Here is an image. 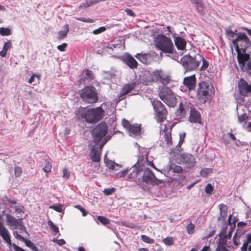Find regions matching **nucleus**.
Here are the masks:
<instances>
[{
	"label": "nucleus",
	"instance_id": "1",
	"mask_svg": "<svg viewBox=\"0 0 251 251\" xmlns=\"http://www.w3.org/2000/svg\"><path fill=\"white\" fill-rule=\"evenodd\" d=\"M75 114L78 120H84L89 124H95L102 119L104 111L101 106L92 108L80 106L76 110Z\"/></svg>",
	"mask_w": 251,
	"mask_h": 251
},
{
	"label": "nucleus",
	"instance_id": "2",
	"mask_svg": "<svg viewBox=\"0 0 251 251\" xmlns=\"http://www.w3.org/2000/svg\"><path fill=\"white\" fill-rule=\"evenodd\" d=\"M213 89V85L209 81L202 80L200 81L196 95L198 100L201 103H205L209 100L210 93Z\"/></svg>",
	"mask_w": 251,
	"mask_h": 251
},
{
	"label": "nucleus",
	"instance_id": "3",
	"mask_svg": "<svg viewBox=\"0 0 251 251\" xmlns=\"http://www.w3.org/2000/svg\"><path fill=\"white\" fill-rule=\"evenodd\" d=\"M154 42L156 48L159 50L165 53H173L174 44L170 38L163 34H159L154 39Z\"/></svg>",
	"mask_w": 251,
	"mask_h": 251
},
{
	"label": "nucleus",
	"instance_id": "4",
	"mask_svg": "<svg viewBox=\"0 0 251 251\" xmlns=\"http://www.w3.org/2000/svg\"><path fill=\"white\" fill-rule=\"evenodd\" d=\"M82 100L86 103L93 104L98 101V92L93 86H86L79 93Z\"/></svg>",
	"mask_w": 251,
	"mask_h": 251
},
{
	"label": "nucleus",
	"instance_id": "5",
	"mask_svg": "<svg viewBox=\"0 0 251 251\" xmlns=\"http://www.w3.org/2000/svg\"><path fill=\"white\" fill-rule=\"evenodd\" d=\"M159 97L162 101L170 107H173L176 104V98L175 93L169 87H162L159 92Z\"/></svg>",
	"mask_w": 251,
	"mask_h": 251
},
{
	"label": "nucleus",
	"instance_id": "6",
	"mask_svg": "<svg viewBox=\"0 0 251 251\" xmlns=\"http://www.w3.org/2000/svg\"><path fill=\"white\" fill-rule=\"evenodd\" d=\"M198 54L194 57L187 54L183 56L180 59V63L185 69V72L193 71L199 67Z\"/></svg>",
	"mask_w": 251,
	"mask_h": 251
},
{
	"label": "nucleus",
	"instance_id": "7",
	"mask_svg": "<svg viewBox=\"0 0 251 251\" xmlns=\"http://www.w3.org/2000/svg\"><path fill=\"white\" fill-rule=\"evenodd\" d=\"M155 112V119L157 123L163 122L167 118L168 111L164 105L158 100L151 101Z\"/></svg>",
	"mask_w": 251,
	"mask_h": 251
},
{
	"label": "nucleus",
	"instance_id": "8",
	"mask_svg": "<svg viewBox=\"0 0 251 251\" xmlns=\"http://www.w3.org/2000/svg\"><path fill=\"white\" fill-rule=\"evenodd\" d=\"M236 51L242 50L243 52H246L247 49L250 45V41L249 38L244 33L239 32L237 34L235 39L232 41Z\"/></svg>",
	"mask_w": 251,
	"mask_h": 251
},
{
	"label": "nucleus",
	"instance_id": "9",
	"mask_svg": "<svg viewBox=\"0 0 251 251\" xmlns=\"http://www.w3.org/2000/svg\"><path fill=\"white\" fill-rule=\"evenodd\" d=\"M5 216L7 225L10 226L11 229L13 230L18 229L20 230V233H22L25 232L28 235L26 228L25 226L23 221V219H16L9 214H6Z\"/></svg>",
	"mask_w": 251,
	"mask_h": 251
},
{
	"label": "nucleus",
	"instance_id": "10",
	"mask_svg": "<svg viewBox=\"0 0 251 251\" xmlns=\"http://www.w3.org/2000/svg\"><path fill=\"white\" fill-rule=\"evenodd\" d=\"M107 126L104 122L98 124L92 131L94 142L98 144L107 134Z\"/></svg>",
	"mask_w": 251,
	"mask_h": 251
},
{
	"label": "nucleus",
	"instance_id": "11",
	"mask_svg": "<svg viewBox=\"0 0 251 251\" xmlns=\"http://www.w3.org/2000/svg\"><path fill=\"white\" fill-rule=\"evenodd\" d=\"M142 180L146 183L152 185H158L163 182L162 180L157 179L153 172L148 168L144 170Z\"/></svg>",
	"mask_w": 251,
	"mask_h": 251
},
{
	"label": "nucleus",
	"instance_id": "12",
	"mask_svg": "<svg viewBox=\"0 0 251 251\" xmlns=\"http://www.w3.org/2000/svg\"><path fill=\"white\" fill-rule=\"evenodd\" d=\"M238 92L243 97L251 96V83L249 84L243 78H240L238 82Z\"/></svg>",
	"mask_w": 251,
	"mask_h": 251
},
{
	"label": "nucleus",
	"instance_id": "13",
	"mask_svg": "<svg viewBox=\"0 0 251 251\" xmlns=\"http://www.w3.org/2000/svg\"><path fill=\"white\" fill-rule=\"evenodd\" d=\"M177 159L180 162L185 164L188 167H193L196 163L195 157L189 153H180L177 154Z\"/></svg>",
	"mask_w": 251,
	"mask_h": 251
},
{
	"label": "nucleus",
	"instance_id": "14",
	"mask_svg": "<svg viewBox=\"0 0 251 251\" xmlns=\"http://www.w3.org/2000/svg\"><path fill=\"white\" fill-rule=\"evenodd\" d=\"M160 73V70H155L151 73H145L143 76V83L148 85L153 82L158 81Z\"/></svg>",
	"mask_w": 251,
	"mask_h": 251
},
{
	"label": "nucleus",
	"instance_id": "15",
	"mask_svg": "<svg viewBox=\"0 0 251 251\" xmlns=\"http://www.w3.org/2000/svg\"><path fill=\"white\" fill-rule=\"evenodd\" d=\"M136 84L137 83L136 82H132L125 84L121 89L120 94L117 97V101L119 102L120 101L125 99L126 98V95L133 90L135 89Z\"/></svg>",
	"mask_w": 251,
	"mask_h": 251
},
{
	"label": "nucleus",
	"instance_id": "16",
	"mask_svg": "<svg viewBox=\"0 0 251 251\" xmlns=\"http://www.w3.org/2000/svg\"><path fill=\"white\" fill-rule=\"evenodd\" d=\"M193 107V104L190 102H181L179 105L178 109L177 110V115L181 118L184 117L187 111L191 110Z\"/></svg>",
	"mask_w": 251,
	"mask_h": 251
},
{
	"label": "nucleus",
	"instance_id": "17",
	"mask_svg": "<svg viewBox=\"0 0 251 251\" xmlns=\"http://www.w3.org/2000/svg\"><path fill=\"white\" fill-rule=\"evenodd\" d=\"M197 79L195 75L185 77L183 80V84L188 88L189 91L193 90L196 86Z\"/></svg>",
	"mask_w": 251,
	"mask_h": 251
},
{
	"label": "nucleus",
	"instance_id": "18",
	"mask_svg": "<svg viewBox=\"0 0 251 251\" xmlns=\"http://www.w3.org/2000/svg\"><path fill=\"white\" fill-rule=\"evenodd\" d=\"M189 121L194 123L200 124L201 123V114L194 105L190 111Z\"/></svg>",
	"mask_w": 251,
	"mask_h": 251
},
{
	"label": "nucleus",
	"instance_id": "19",
	"mask_svg": "<svg viewBox=\"0 0 251 251\" xmlns=\"http://www.w3.org/2000/svg\"><path fill=\"white\" fill-rule=\"evenodd\" d=\"M236 51L237 54V58L238 63L240 66L243 67L245 65V62L249 60L250 55L248 53H246V52H243L240 50H238Z\"/></svg>",
	"mask_w": 251,
	"mask_h": 251
},
{
	"label": "nucleus",
	"instance_id": "20",
	"mask_svg": "<svg viewBox=\"0 0 251 251\" xmlns=\"http://www.w3.org/2000/svg\"><path fill=\"white\" fill-rule=\"evenodd\" d=\"M0 235L2 239L10 246L11 245L10 237L8 231L3 226V224L0 222Z\"/></svg>",
	"mask_w": 251,
	"mask_h": 251
},
{
	"label": "nucleus",
	"instance_id": "21",
	"mask_svg": "<svg viewBox=\"0 0 251 251\" xmlns=\"http://www.w3.org/2000/svg\"><path fill=\"white\" fill-rule=\"evenodd\" d=\"M218 207L220 210V215L218 218V220L224 222L227 216V206L224 203H221L218 205Z\"/></svg>",
	"mask_w": 251,
	"mask_h": 251
},
{
	"label": "nucleus",
	"instance_id": "22",
	"mask_svg": "<svg viewBox=\"0 0 251 251\" xmlns=\"http://www.w3.org/2000/svg\"><path fill=\"white\" fill-rule=\"evenodd\" d=\"M125 63L127 65L130 69H136L138 67V62L130 55L126 56L124 59Z\"/></svg>",
	"mask_w": 251,
	"mask_h": 251
},
{
	"label": "nucleus",
	"instance_id": "23",
	"mask_svg": "<svg viewBox=\"0 0 251 251\" xmlns=\"http://www.w3.org/2000/svg\"><path fill=\"white\" fill-rule=\"evenodd\" d=\"M135 57L143 64H149L150 63L151 56L150 53H137Z\"/></svg>",
	"mask_w": 251,
	"mask_h": 251
},
{
	"label": "nucleus",
	"instance_id": "24",
	"mask_svg": "<svg viewBox=\"0 0 251 251\" xmlns=\"http://www.w3.org/2000/svg\"><path fill=\"white\" fill-rule=\"evenodd\" d=\"M127 130L130 136L136 137L140 135L141 129L140 126L134 124L131 125Z\"/></svg>",
	"mask_w": 251,
	"mask_h": 251
},
{
	"label": "nucleus",
	"instance_id": "25",
	"mask_svg": "<svg viewBox=\"0 0 251 251\" xmlns=\"http://www.w3.org/2000/svg\"><path fill=\"white\" fill-rule=\"evenodd\" d=\"M175 45L179 50H184L186 48V42L180 37H175L174 38Z\"/></svg>",
	"mask_w": 251,
	"mask_h": 251
},
{
	"label": "nucleus",
	"instance_id": "26",
	"mask_svg": "<svg viewBox=\"0 0 251 251\" xmlns=\"http://www.w3.org/2000/svg\"><path fill=\"white\" fill-rule=\"evenodd\" d=\"M158 81L164 85L169 84L171 79L170 76L160 70Z\"/></svg>",
	"mask_w": 251,
	"mask_h": 251
},
{
	"label": "nucleus",
	"instance_id": "27",
	"mask_svg": "<svg viewBox=\"0 0 251 251\" xmlns=\"http://www.w3.org/2000/svg\"><path fill=\"white\" fill-rule=\"evenodd\" d=\"M13 233L15 238L24 242L26 246L30 249L34 245V244L31 241L25 239L23 236L20 235L17 231H14Z\"/></svg>",
	"mask_w": 251,
	"mask_h": 251
},
{
	"label": "nucleus",
	"instance_id": "28",
	"mask_svg": "<svg viewBox=\"0 0 251 251\" xmlns=\"http://www.w3.org/2000/svg\"><path fill=\"white\" fill-rule=\"evenodd\" d=\"M100 151H99L98 149H96V147L94 146L92 150L91 159L94 162H99L100 160Z\"/></svg>",
	"mask_w": 251,
	"mask_h": 251
},
{
	"label": "nucleus",
	"instance_id": "29",
	"mask_svg": "<svg viewBox=\"0 0 251 251\" xmlns=\"http://www.w3.org/2000/svg\"><path fill=\"white\" fill-rule=\"evenodd\" d=\"M192 3L195 4L198 12L202 15L204 14V6L202 2L200 0H190Z\"/></svg>",
	"mask_w": 251,
	"mask_h": 251
},
{
	"label": "nucleus",
	"instance_id": "30",
	"mask_svg": "<svg viewBox=\"0 0 251 251\" xmlns=\"http://www.w3.org/2000/svg\"><path fill=\"white\" fill-rule=\"evenodd\" d=\"M166 126L163 131V133H164L165 140L167 142V144L168 146H172L173 145L172 138L171 136V129L169 131H166Z\"/></svg>",
	"mask_w": 251,
	"mask_h": 251
},
{
	"label": "nucleus",
	"instance_id": "31",
	"mask_svg": "<svg viewBox=\"0 0 251 251\" xmlns=\"http://www.w3.org/2000/svg\"><path fill=\"white\" fill-rule=\"evenodd\" d=\"M198 59H199V65H200L201 62L202 61V65L201 67V71H204L206 70L209 66V63L201 55L198 54Z\"/></svg>",
	"mask_w": 251,
	"mask_h": 251
},
{
	"label": "nucleus",
	"instance_id": "32",
	"mask_svg": "<svg viewBox=\"0 0 251 251\" xmlns=\"http://www.w3.org/2000/svg\"><path fill=\"white\" fill-rule=\"evenodd\" d=\"M64 30L63 31H60L58 32V40H62L66 37L69 30V25L68 24H66L64 26Z\"/></svg>",
	"mask_w": 251,
	"mask_h": 251
},
{
	"label": "nucleus",
	"instance_id": "33",
	"mask_svg": "<svg viewBox=\"0 0 251 251\" xmlns=\"http://www.w3.org/2000/svg\"><path fill=\"white\" fill-rule=\"evenodd\" d=\"M48 225L49 226L50 230H51L53 232L54 235H56L57 233H58L59 235H60L58 227L56 226H55L51 221H48Z\"/></svg>",
	"mask_w": 251,
	"mask_h": 251
},
{
	"label": "nucleus",
	"instance_id": "34",
	"mask_svg": "<svg viewBox=\"0 0 251 251\" xmlns=\"http://www.w3.org/2000/svg\"><path fill=\"white\" fill-rule=\"evenodd\" d=\"M98 2V0L93 1L91 0H86L85 2L82 3L79 6L80 9H82L83 8L88 7L95 3H96Z\"/></svg>",
	"mask_w": 251,
	"mask_h": 251
},
{
	"label": "nucleus",
	"instance_id": "35",
	"mask_svg": "<svg viewBox=\"0 0 251 251\" xmlns=\"http://www.w3.org/2000/svg\"><path fill=\"white\" fill-rule=\"evenodd\" d=\"M139 157L143 160L144 158L147 159L148 156V151H147V149L145 148H139Z\"/></svg>",
	"mask_w": 251,
	"mask_h": 251
},
{
	"label": "nucleus",
	"instance_id": "36",
	"mask_svg": "<svg viewBox=\"0 0 251 251\" xmlns=\"http://www.w3.org/2000/svg\"><path fill=\"white\" fill-rule=\"evenodd\" d=\"M212 169L210 168L202 169L200 172V175L202 177H206L208 175L212 173Z\"/></svg>",
	"mask_w": 251,
	"mask_h": 251
},
{
	"label": "nucleus",
	"instance_id": "37",
	"mask_svg": "<svg viewBox=\"0 0 251 251\" xmlns=\"http://www.w3.org/2000/svg\"><path fill=\"white\" fill-rule=\"evenodd\" d=\"M85 74V78L87 79H93L94 78V75L93 72L89 69H85L83 71Z\"/></svg>",
	"mask_w": 251,
	"mask_h": 251
},
{
	"label": "nucleus",
	"instance_id": "38",
	"mask_svg": "<svg viewBox=\"0 0 251 251\" xmlns=\"http://www.w3.org/2000/svg\"><path fill=\"white\" fill-rule=\"evenodd\" d=\"M11 34V30L8 28L0 27V34L2 36H9Z\"/></svg>",
	"mask_w": 251,
	"mask_h": 251
},
{
	"label": "nucleus",
	"instance_id": "39",
	"mask_svg": "<svg viewBox=\"0 0 251 251\" xmlns=\"http://www.w3.org/2000/svg\"><path fill=\"white\" fill-rule=\"evenodd\" d=\"M141 239L143 242L149 244H153L154 242V240L153 239L145 235L141 236Z\"/></svg>",
	"mask_w": 251,
	"mask_h": 251
},
{
	"label": "nucleus",
	"instance_id": "40",
	"mask_svg": "<svg viewBox=\"0 0 251 251\" xmlns=\"http://www.w3.org/2000/svg\"><path fill=\"white\" fill-rule=\"evenodd\" d=\"M51 168L52 166L50 163L48 161H46L43 169L44 171L47 174L51 172Z\"/></svg>",
	"mask_w": 251,
	"mask_h": 251
},
{
	"label": "nucleus",
	"instance_id": "41",
	"mask_svg": "<svg viewBox=\"0 0 251 251\" xmlns=\"http://www.w3.org/2000/svg\"><path fill=\"white\" fill-rule=\"evenodd\" d=\"M98 220L104 225H106L109 223V220L103 216H99L97 217Z\"/></svg>",
	"mask_w": 251,
	"mask_h": 251
},
{
	"label": "nucleus",
	"instance_id": "42",
	"mask_svg": "<svg viewBox=\"0 0 251 251\" xmlns=\"http://www.w3.org/2000/svg\"><path fill=\"white\" fill-rule=\"evenodd\" d=\"M163 242L166 245L171 246L174 245V241L172 237H167L162 240Z\"/></svg>",
	"mask_w": 251,
	"mask_h": 251
},
{
	"label": "nucleus",
	"instance_id": "43",
	"mask_svg": "<svg viewBox=\"0 0 251 251\" xmlns=\"http://www.w3.org/2000/svg\"><path fill=\"white\" fill-rule=\"evenodd\" d=\"M14 208L15 209V212L17 213H24V206L20 203H19L18 205H15L14 207Z\"/></svg>",
	"mask_w": 251,
	"mask_h": 251
},
{
	"label": "nucleus",
	"instance_id": "44",
	"mask_svg": "<svg viewBox=\"0 0 251 251\" xmlns=\"http://www.w3.org/2000/svg\"><path fill=\"white\" fill-rule=\"evenodd\" d=\"M140 171L138 169L136 168H133L132 172L129 175V177L131 178H136L138 176V175Z\"/></svg>",
	"mask_w": 251,
	"mask_h": 251
},
{
	"label": "nucleus",
	"instance_id": "45",
	"mask_svg": "<svg viewBox=\"0 0 251 251\" xmlns=\"http://www.w3.org/2000/svg\"><path fill=\"white\" fill-rule=\"evenodd\" d=\"M115 191H116V189L114 187L109 188L105 189L103 190V192L105 195L109 196V195H111L112 194H113V193H114L115 192Z\"/></svg>",
	"mask_w": 251,
	"mask_h": 251
},
{
	"label": "nucleus",
	"instance_id": "46",
	"mask_svg": "<svg viewBox=\"0 0 251 251\" xmlns=\"http://www.w3.org/2000/svg\"><path fill=\"white\" fill-rule=\"evenodd\" d=\"M171 169L173 170V172L180 174L182 172V168L178 165H175L174 166L171 167Z\"/></svg>",
	"mask_w": 251,
	"mask_h": 251
},
{
	"label": "nucleus",
	"instance_id": "47",
	"mask_svg": "<svg viewBox=\"0 0 251 251\" xmlns=\"http://www.w3.org/2000/svg\"><path fill=\"white\" fill-rule=\"evenodd\" d=\"M195 226L192 223H190L187 226L186 229L188 234H191L194 232Z\"/></svg>",
	"mask_w": 251,
	"mask_h": 251
},
{
	"label": "nucleus",
	"instance_id": "48",
	"mask_svg": "<svg viewBox=\"0 0 251 251\" xmlns=\"http://www.w3.org/2000/svg\"><path fill=\"white\" fill-rule=\"evenodd\" d=\"M186 136L185 133H183L179 135V140L177 144V147H179L181 149V146L184 141V139Z\"/></svg>",
	"mask_w": 251,
	"mask_h": 251
},
{
	"label": "nucleus",
	"instance_id": "49",
	"mask_svg": "<svg viewBox=\"0 0 251 251\" xmlns=\"http://www.w3.org/2000/svg\"><path fill=\"white\" fill-rule=\"evenodd\" d=\"M22 169L20 167H15L14 169V174L16 177L20 176L22 173Z\"/></svg>",
	"mask_w": 251,
	"mask_h": 251
},
{
	"label": "nucleus",
	"instance_id": "50",
	"mask_svg": "<svg viewBox=\"0 0 251 251\" xmlns=\"http://www.w3.org/2000/svg\"><path fill=\"white\" fill-rule=\"evenodd\" d=\"M35 77H37L38 78V82H39V80L40 79V75L35 74H33V75L31 76L30 78L28 80V83L30 84L32 83L34 81Z\"/></svg>",
	"mask_w": 251,
	"mask_h": 251
},
{
	"label": "nucleus",
	"instance_id": "51",
	"mask_svg": "<svg viewBox=\"0 0 251 251\" xmlns=\"http://www.w3.org/2000/svg\"><path fill=\"white\" fill-rule=\"evenodd\" d=\"M106 30V28L104 26H101L98 29H96L93 31V33L95 35L101 33Z\"/></svg>",
	"mask_w": 251,
	"mask_h": 251
},
{
	"label": "nucleus",
	"instance_id": "52",
	"mask_svg": "<svg viewBox=\"0 0 251 251\" xmlns=\"http://www.w3.org/2000/svg\"><path fill=\"white\" fill-rule=\"evenodd\" d=\"M75 19L78 20V21H81V22H85V23H92L94 22V20L91 19H89V18H77V17H76Z\"/></svg>",
	"mask_w": 251,
	"mask_h": 251
},
{
	"label": "nucleus",
	"instance_id": "53",
	"mask_svg": "<svg viewBox=\"0 0 251 251\" xmlns=\"http://www.w3.org/2000/svg\"><path fill=\"white\" fill-rule=\"evenodd\" d=\"M122 126L127 130L130 127L131 125L129 123V121L126 120V119H124L122 122Z\"/></svg>",
	"mask_w": 251,
	"mask_h": 251
},
{
	"label": "nucleus",
	"instance_id": "54",
	"mask_svg": "<svg viewBox=\"0 0 251 251\" xmlns=\"http://www.w3.org/2000/svg\"><path fill=\"white\" fill-rule=\"evenodd\" d=\"M213 190V188L210 183L206 185L205 189V192L206 194H210Z\"/></svg>",
	"mask_w": 251,
	"mask_h": 251
},
{
	"label": "nucleus",
	"instance_id": "55",
	"mask_svg": "<svg viewBox=\"0 0 251 251\" xmlns=\"http://www.w3.org/2000/svg\"><path fill=\"white\" fill-rule=\"evenodd\" d=\"M50 208L58 212H61L62 211L61 205H51L50 206Z\"/></svg>",
	"mask_w": 251,
	"mask_h": 251
},
{
	"label": "nucleus",
	"instance_id": "56",
	"mask_svg": "<svg viewBox=\"0 0 251 251\" xmlns=\"http://www.w3.org/2000/svg\"><path fill=\"white\" fill-rule=\"evenodd\" d=\"M106 164L109 169L112 170H113L115 168V166L116 165V164L115 162L110 160L108 161L107 162H106Z\"/></svg>",
	"mask_w": 251,
	"mask_h": 251
},
{
	"label": "nucleus",
	"instance_id": "57",
	"mask_svg": "<svg viewBox=\"0 0 251 251\" xmlns=\"http://www.w3.org/2000/svg\"><path fill=\"white\" fill-rule=\"evenodd\" d=\"M12 47V44L10 41H8L5 42L3 45V49L7 51L8 50L11 49Z\"/></svg>",
	"mask_w": 251,
	"mask_h": 251
},
{
	"label": "nucleus",
	"instance_id": "58",
	"mask_svg": "<svg viewBox=\"0 0 251 251\" xmlns=\"http://www.w3.org/2000/svg\"><path fill=\"white\" fill-rule=\"evenodd\" d=\"M75 207L82 212V214L83 216H86L87 215V212L83 207L79 205H77Z\"/></svg>",
	"mask_w": 251,
	"mask_h": 251
},
{
	"label": "nucleus",
	"instance_id": "59",
	"mask_svg": "<svg viewBox=\"0 0 251 251\" xmlns=\"http://www.w3.org/2000/svg\"><path fill=\"white\" fill-rule=\"evenodd\" d=\"M226 34L229 37L233 38L235 35V33L230 29H226Z\"/></svg>",
	"mask_w": 251,
	"mask_h": 251
},
{
	"label": "nucleus",
	"instance_id": "60",
	"mask_svg": "<svg viewBox=\"0 0 251 251\" xmlns=\"http://www.w3.org/2000/svg\"><path fill=\"white\" fill-rule=\"evenodd\" d=\"M63 177L65 179H68L70 177V172H68L66 168L63 169Z\"/></svg>",
	"mask_w": 251,
	"mask_h": 251
},
{
	"label": "nucleus",
	"instance_id": "61",
	"mask_svg": "<svg viewBox=\"0 0 251 251\" xmlns=\"http://www.w3.org/2000/svg\"><path fill=\"white\" fill-rule=\"evenodd\" d=\"M52 241L56 242L59 246H62L66 244L65 241L63 239L58 240L54 239Z\"/></svg>",
	"mask_w": 251,
	"mask_h": 251
},
{
	"label": "nucleus",
	"instance_id": "62",
	"mask_svg": "<svg viewBox=\"0 0 251 251\" xmlns=\"http://www.w3.org/2000/svg\"><path fill=\"white\" fill-rule=\"evenodd\" d=\"M67 47V44L66 43H63L62 45H58L57 49L60 51H64Z\"/></svg>",
	"mask_w": 251,
	"mask_h": 251
},
{
	"label": "nucleus",
	"instance_id": "63",
	"mask_svg": "<svg viewBox=\"0 0 251 251\" xmlns=\"http://www.w3.org/2000/svg\"><path fill=\"white\" fill-rule=\"evenodd\" d=\"M125 12L126 13V14L128 15H129L132 17H134L136 16L135 13L130 9L126 8L125 9Z\"/></svg>",
	"mask_w": 251,
	"mask_h": 251
},
{
	"label": "nucleus",
	"instance_id": "64",
	"mask_svg": "<svg viewBox=\"0 0 251 251\" xmlns=\"http://www.w3.org/2000/svg\"><path fill=\"white\" fill-rule=\"evenodd\" d=\"M248 119V116L245 114H242L239 116H238V120L239 122L242 123L243 122L245 121Z\"/></svg>",
	"mask_w": 251,
	"mask_h": 251
}]
</instances>
